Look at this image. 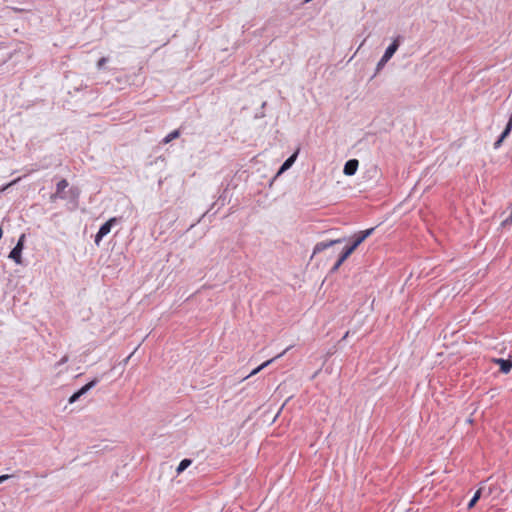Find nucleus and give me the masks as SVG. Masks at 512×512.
<instances>
[{
	"label": "nucleus",
	"instance_id": "nucleus-15",
	"mask_svg": "<svg viewBox=\"0 0 512 512\" xmlns=\"http://www.w3.org/2000/svg\"><path fill=\"white\" fill-rule=\"evenodd\" d=\"M481 495H482V488L478 489V490L475 492V494H474V496L472 497V499L469 501V503H468V508H469V509L475 506V504L477 503V501L480 499Z\"/></svg>",
	"mask_w": 512,
	"mask_h": 512
},
{
	"label": "nucleus",
	"instance_id": "nucleus-17",
	"mask_svg": "<svg viewBox=\"0 0 512 512\" xmlns=\"http://www.w3.org/2000/svg\"><path fill=\"white\" fill-rule=\"evenodd\" d=\"M389 60H385V57L382 56V58L379 60V62L377 63V66H376V74L379 73L383 67L386 65V63L388 62Z\"/></svg>",
	"mask_w": 512,
	"mask_h": 512
},
{
	"label": "nucleus",
	"instance_id": "nucleus-11",
	"mask_svg": "<svg viewBox=\"0 0 512 512\" xmlns=\"http://www.w3.org/2000/svg\"><path fill=\"white\" fill-rule=\"evenodd\" d=\"M297 155H298V152H295L294 154H292L290 157H288L284 163L281 165L279 171H278V174H281L283 173L284 171L288 170L292 165L293 163L295 162L296 158H297Z\"/></svg>",
	"mask_w": 512,
	"mask_h": 512
},
{
	"label": "nucleus",
	"instance_id": "nucleus-9",
	"mask_svg": "<svg viewBox=\"0 0 512 512\" xmlns=\"http://www.w3.org/2000/svg\"><path fill=\"white\" fill-rule=\"evenodd\" d=\"M493 362L500 366V371L504 374L509 373L512 369V360L510 359L494 358Z\"/></svg>",
	"mask_w": 512,
	"mask_h": 512
},
{
	"label": "nucleus",
	"instance_id": "nucleus-12",
	"mask_svg": "<svg viewBox=\"0 0 512 512\" xmlns=\"http://www.w3.org/2000/svg\"><path fill=\"white\" fill-rule=\"evenodd\" d=\"M510 132L506 129L503 130L499 138L494 143V149H498L502 142L509 136Z\"/></svg>",
	"mask_w": 512,
	"mask_h": 512
},
{
	"label": "nucleus",
	"instance_id": "nucleus-8",
	"mask_svg": "<svg viewBox=\"0 0 512 512\" xmlns=\"http://www.w3.org/2000/svg\"><path fill=\"white\" fill-rule=\"evenodd\" d=\"M358 166L359 162L357 159H350L345 163L343 173L347 176H352L356 173Z\"/></svg>",
	"mask_w": 512,
	"mask_h": 512
},
{
	"label": "nucleus",
	"instance_id": "nucleus-18",
	"mask_svg": "<svg viewBox=\"0 0 512 512\" xmlns=\"http://www.w3.org/2000/svg\"><path fill=\"white\" fill-rule=\"evenodd\" d=\"M108 59L106 57H102L97 62L98 69H102L104 65L107 63Z\"/></svg>",
	"mask_w": 512,
	"mask_h": 512
},
{
	"label": "nucleus",
	"instance_id": "nucleus-14",
	"mask_svg": "<svg viewBox=\"0 0 512 512\" xmlns=\"http://www.w3.org/2000/svg\"><path fill=\"white\" fill-rule=\"evenodd\" d=\"M191 463H192V460L183 459L177 467V473L179 474V473L183 472L184 470H186L191 465Z\"/></svg>",
	"mask_w": 512,
	"mask_h": 512
},
{
	"label": "nucleus",
	"instance_id": "nucleus-19",
	"mask_svg": "<svg viewBox=\"0 0 512 512\" xmlns=\"http://www.w3.org/2000/svg\"><path fill=\"white\" fill-rule=\"evenodd\" d=\"M11 477H12V475H8V474L1 475L0 476V484L3 483L4 481L8 480Z\"/></svg>",
	"mask_w": 512,
	"mask_h": 512
},
{
	"label": "nucleus",
	"instance_id": "nucleus-16",
	"mask_svg": "<svg viewBox=\"0 0 512 512\" xmlns=\"http://www.w3.org/2000/svg\"><path fill=\"white\" fill-rule=\"evenodd\" d=\"M348 257H344V254L341 253L340 257L338 258V260L336 261V263L334 264V266L332 267L331 271L332 272H335L339 269V267L342 265V263L347 259Z\"/></svg>",
	"mask_w": 512,
	"mask_h": 512
},
{
	"label": "nucleus",
	"instance_id": "nucleus-21",
	"mask_svg": "<svg viewBox=\"0 0 512 512\" xmlns=\"http://www.w3.org/2000/svg\"><path fill=\"white\" fill-rule=\"evenodd\" d=\"M349 332L345 333V335L343 336L342 340H345L348 336Z\"/></svg>",
	"mask_w": 512,
	"mask_h": 512
},
{
	"label": "nucleus",
	"instance_id": "nucleus-7",
	"mask_svg": "<svg viewBox=\"0 0 512 512\" xmlns=\"http://www.w3.org/2000/svg\"><path fill=\"white\" fill-rule=\"evenodd\" d=\"M345 240V238H340V239H335V240H330V241H323V242H319L315 245L314 249H313V255H316L326 249H328L329 247H332L336 244H340L342 243L343 241Z\"/></svg>",
	"mask_w": 512,
	"mask_h": 512
},
{
	"label": "nucleus",
	"instance_id": "nucleus-3",
	"mask_svg": "<svg viewBox=\"0 0 512 512\" xmlns=\"http://www.w3.org/2000/svg\"><path fill=\"white\" fill-rule=\"evenodd\" d=\"M97 383H98V379L95 378V379L91 380L90 382H88L87 384H85L83 387H81L78 391H76L75 393H73L70 396L69 403L70 404L75 403L77 400L80 399L81 396L85 395L88 391H90L93 387H95Z\"/></svg>",
	"mask_w": 512,
	"mask_h": 512
},
{
	"label": "nucleus",
	"instance_id": "nucleus-20",
	"mask_svg": "<svg viewBox=\"0 0 512 512\" xmlns=\"http://www.w3.org/2000/svg\"><path fill=\"white\" fill-rule=\"evenodd\" d=\"M68 361V356H64L61 358V360L57 363V366L63 365Z\"/></svg>",
	"mask_w": 512,
	"mask_h": 512
},
{
	"label": "nucleus",
	"instance_id": "nucleus-4",
	"mask_svg": "<svg viewBox=\"0 0 512 512\" xmlns=\"http://www.w3.org/2000/svg\"><path fill=\"white\" fill-rule=\"evenodd\" d=\"M115 222H116V218H111L100 226V228L95 236L96 245H99L102 238L110 233L111 228Z\"/></svg>",
	"mask_w": 512,
	"mask_h": 512
},
{
	"label": "nucleus",
	"instance_id": "nucleus-5",
	"mask_svg": "<svg viewBox=\"0 0 512 512\" xmlns=\"http://www.w3.org/2000/svg\"><path fill=\"white\" fill-rule=\"evenodd\" d=\"M68 181L66 179L60 180L56 185V192L50 196V201L55 202L58 198L65 199L66 195L64 190L68 187Z\"/></svg>",
	"mask_w": 512,
	"mask_h": 512
},
{
	"label": "nucleus",
	"instance_id": "nucleus-10",
	"mask_svg": "<svg viewBox=\"0 0 512 512\" xmlns=\"http://www.w3.org/2000/svg\"><path fill=\"white\" fill-rule=\"evenodd\" d=\"M289 349H290V347L286 348L282 353H280V354L276 355L275 357L271 358L270 360H267L264 363H262L260 366H258L254 370H252L251 373L246 378L259 373L262 369H264L265 367L270 365L273 361L282 357Z\"/></svg>",
	"mask_w": 512,
	"mask_h": 512
},
{
	"label": "nucleus",
	"instance_id": "nucleus-2",
	"mask_svg": "<svg viewBox=\"0 0 512 512\" xmlns=\"http://www.w3.org/2000/svg\"><path fill=\"white\" fill-rule=\"evenodd\" d=\"M25 234H22L18 239L15 247L10 251L9 258L14 260L17 264H21V254L24 248Z\"/></svg>",
	"mask_w": 512,
	"mask_h": 512
},
{
	"label": "nucleus",
	"instance_id": "nucleus-1",
	"mask_svg": "<svg viewBox=\"0 0 512 512\" xmlns=\"http://www.w3.org/2000/svg\"><path fill=\"white\" fill-rule=\"evenodd\" d=\"M374 230L375 228L372 227L367 230L360 231L358 234H356L353 243L350 246L345 247L342 251L344 257H349L356 250V248L374 232Z\"/></svg>",
	"mask_w": 512,
	"mask_h": 512
},
{
	"label": "nucleus",
	"instance_id": "nucleus-6",
	"mask_svg": "<svg viewBox=\"0 0 512 512\" xmlns=\"http://www.w3.org/2000/svg\"><path fill=\"white\" fill-rule=\"evenodd\" d=\"M403 40V37L398 35L393 42L386 48L383 57H385V60H390L395 52L398 50L401 41Z\"/></svg>",
	"mask_w": 512,
	"mask_h": 512
},
{
	"label": "nucleus",
	"instance_id": "nucleus-13",
	"mask_svg": "<svg viewBox=\"0 0 512 512\" xmlns=\"http://www.w3.org/2000/svg\"><path fill=\"white\" fill-rule=\"evenodd\" d=\"M180 136V131L177 129V130H174L172 131L171 133H169L162 141V143L164 144H167L169 142H171L172 140L174 139H177L178 137Z\"/></svg>",
	"mask_w": 512,
	"mask_h": 512
}]
</instances>
